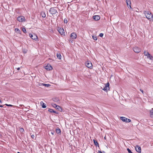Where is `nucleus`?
<instances>
[{
    "mask_svg": "<svg viewBox=\"0 0 153 153\" xmlns=\"http://www.w3.org/2000/svg\"><path fill=\"white\" fill-rule=\"evenodd\" d=\"M17 70L18 71L19 70H20V68H17Z\"/></svg>",
    "mask_w": 153,
    "mask_h": 153,
    "instance_id": "obj_40",
    "label": "nucleus"
},
{
    "mask_svg": "<svg viewBox=\"0 0 153 153\" xmlns=\"http://www.w3.org/2000/svg\"><path fill=\"white\" fill-rule=\"evenodd\" d=\"M149 54H149V53H148V54L147 55V56H147V58H148V57H149Z\"/></svg>",
    "mask_w": 153,
    "mask_h": 153,
    "instance_id": "obj_39",
    "label": "nucleus"
},
{
    "mask_svg": "<svg viewBox=\"0 0 153 153\" xmlns=\"http://www.w3.org/2000/svg\"><path fill=\"white\" fill-rule=\"evenodd\" d=\"M48 111L51 112H53L55 113H56V112L53 110L52 109H48Z\"/></svg>",
    "mask_w": 153,
    "mask_h": 153,
    "instance_id": "obj_22",
    "label": "nucleus"
},
{
    "mask_svg": "<svg viewBox=\"0 0 153 153\" xmlns=\"http://www.w3.org/2000/svg\"><path fill=\"white\" fill-rule=\"evenodd\" d=\"M17 20L19 22H23L25 21V19L24 16H20L17 18Z\"/></svg>",
    "mask_w": 153,
    "mask_h": 153,
    "instance_id": "obj_7",
    "label": "nucleus"
},
{
    "mask_svg": "<svg viewBox=\"0 0 153 153\" xmlns=\"http://www.w3.org/2000/svg\"><path fill=\"white\" fill-rule=\"evenodd\" d=\"M58 106L59 107H56V108H56V109H58V110H59V109H61V110H62V109L61 108V107H60L59 106H58Z\"/></svg>",
    "mask_w": 153,
    "mask_h": 153,
    "instance_id": "obj_30",
    "label": "nucleus"
},
{
    "mask_svg": "<svg viewBox=\"0 0 153 153\" xmlns=\"http://www.w3.org/2000/svg\"><path fill=\"white\" fill-rule=\"evenodd\" d=\"M127 150L128 151V152L129 153H132V152L129 148L127 149Z\"/></svg>",
    "mask_w": 153,
    "mask_h": 153,
    "instance_id": "obj_28",
    "label": "nucleus"
},
{
    "mask_svg": "<svg viewBox=\"0 0 153 153\" xmlns=\"http://www.w3.org/2000/svg\"><path fill=\"white\" fill-rule=\"evenodd\" d=\"M31 137L33 139H34V137H35V136L33 134V135H31Z\"/></svg>",
    "mask_w": 153,
    "mask_h": 153,
    "instance_id": "obj_35",
    "label": "nucleus"
},
{
    "mask_svg": "<svg viewBox=\"0 0 153 153\" xmlns=\"http://www.w3.org/2000/svg\"><path fill=\"white\" fill-rule=\"evenodd\" d=\"M93 18L95 20H98L100 19V16L98 15L94 16Z\"/></svg>",
    "mask_w": 153,
    "mask_h": 153,
    "instance_id": "obj_14",
    "label": "nucleus"
},
{
    "mask_svg": "<svg viewBox=\"0 0 153 153\" xmlns=\"http://www.w3.org/2000/svg\"><path fill=\"white\" fill-rule=\"evenodd\" d=\"M56 56L59 59H61V55L60 53H57L56 54Z\"/></svg>",
    "mask_w": 153,
    "mask_h": 153,
    "instance_id": "obj_21",
    "label": "nucleus"
},
{
    "mask_svg": "<svg viewBox=\"0 0 153 153\" xmlns=\"http://www.w3.org/2000/svg\"><path fill=\"white\" fill-rule=\"evenodd\" d=\"M98 153H102V152L100 151H98L97 152Z\"/></svg>",
    "mask_w": 153,
    "mask_h": 153,
    "instance_id": "obj_36",
    "label": "nucleus"
},
{
    "mask_svg": "<svg viewBox=\"0 0 153 153\" xmlns=\"http://www.w3.org/2000/svg\"><path fill=\"white\" fill-rule=\"evenodd\" d=\"M49 12L53 15L57 13V11L55 7H51L49 10Z\"/></svg>",
    "mask_w": 153,
    "mask_h": 153,
    "instance_id": "obj_4",
    "label": "nucleus"
},
{
    "mask_svg": "<svg viewBox=\"0 0 153 153\" xmlns=\"http://www.w3.org/2000/svg\"><path fill=\"white\" fill-rule=\"evenodd\" d=\"M5 105H6L7 106H11V107H12L13 106V105H10V104H5Z\"/></svg>",
    "mask_w": 153,
    "mask_h": 153,
    "instance_id": "obj_29",
    "label": "nucleus"
},
{
    "mask_svg": "<svg viewBox=\"0 0 153 153\" xmlns=\"http://www.w3.org/2000/svg\"><path fill=\"white\" fill-rule=\"evenodd\" d=\"M150 116L151 118H153V108L150 111Z\"/></svg>",
    "mask_w": 153,
    "mask_h": 153,
    "instance_id": "obj_17",
    "label": "nucleus"
},
{
    "mask_svg": "<svg viewBox=\"0 0 153 153\" xmlns=\"http://www.w3.org/2000/svg\"><path fill=\"white\" fill-rule=\"evenodd\" d=\"M120 119L123 121L129 123L131 121L130 119H128L124 117H120Z\"/></svg>",
    "mask_w": 153,
    "mask_h": 153,
    "instance_id": "obj_6",
    "label": "nucleus"
},
{
    "mask_svg": "<svg viewBox=\"0 0 153 153\" xmlns=\"http://www.w3.org/2000/svg\"><path fill=\"white\" fill-rule=\"evenodd\" d=\"M56 132L57 134H61V130L59 128L56 129Z\"/></svg>",
    "mask_w": 153,
    "mask_h": 153,
    "instance_id": "obj_19",
    "label": "nucleus"
},
{
    "mask_svg": "<svg viewBox=\"0 0 153 153\" xmlns=\"http://www.w3.org/2000/svg\"><path fill=\"white\" fill-rule=\"evenodd\" d=\"M57 30L62 36H65V33L64 29L61 27H58Z\"/></svg>",
    "mask_w": 153,
    "mask_h": 153,
    "instance_id": "obj_3",
    "label": "nucleus"
},
{
    "mask_svg": "<svg viewBox=\"0 0 153 153\" xmlns=\"http://www.w3.org/2000/svg\"><path fill=\"white\" fill-rule=\"evenodd\" d=\"M85 65L89 68L92 69L93 68V65L90 61H87L85 63Z\"/></svg>",
    "mask_w": 153,
    "mask_h": 153,
    "instance_id": "obj_2",
    "label": "nucleus"
},
{
    "mask_svg": "<svg viewBox=\"0 0 153 153\" xmlns=\"http://www.w3.org/2000/svg\"><path fill=\"white\" fill-rule=\"evenodd\" d=\"M126 3L127 4L128 7V8H131V1L130 0H126Z\"/></svg>",
    "mask_w": 153,
    "mask_h": 153,
    "instance_id": "obj_12",
    "label": "nucleus"
},
{
    "mask_svg": "<svg viewBox=\"0 0 153 153\" xmlns=\"http://www.w3.org/2000/svg\"><path fill=\"white\" fill-rule=\"evenodd\" d=\"M93 141H94V143L95 145V146H98V147H99V144L98 143L97 141L96 140H94V139L93 140Z\"/></svg>",
    "mask_w": 153,
    "mask_h": 153,
    "instance_id": "obj_15",
    "label": "nucleus"
},
{
    "mask_svg": "<svg viewBox=\"0 0 153 153\" xmlns=\"http://www.w3.org/2000/svg\"><path fill=\"white\" fill-rule=\"evenodd\" d=\"M101 88L102 89V90L104 91H107V90H109V82H107L106 84H105V87L103 88H102L101 87Z\"/></svg>",
    "mask_w": 153,
    "mask_h": 153,
    "instance_id": "obj_5",
    "label": "nucleus"
},
{
    "mask_svg": "<svg viewBox=\"0 0 153 153\" xmlns=\"http://www.w3.org/2000/svg\"><path fill=\"white\" fill-rule=\"evenodd\" d=\"M1 102H2L1 101V100L0 99V103H1Z\"/></svg>",
    "mask_w": 153,
    "mask_h": 153,
    "instance_id": "obj_41",
    "label": "nucleus"
},
{
    "mask_svg": "<svg viewBox=\"0 0 153 153\" xmlns=\"http://www.w3.org/2000/svg\"><path fill=\"white\" fill-rule=\"evenodd\" d=\"M140 91H141L142 93H143V91L141 89H140Z\"/></svg>",
    "mask_w": 153,
    "mask_h": 153,
    "instance_id": "obj_38",
    "label": "nucleus"
},
{
    "mask_svg": "<svg viewBox=\"0 0 153 153\" xmlns=\"http://www.w3.org/2000/svg\"><path fill=\"white\" fill-rule=\"evenodd\" d=\"M42 84L43 85L45 86H47V87H49L50 85L48 84H46L43 83Z\"/></svg>",
    "mask_w": 153,
    "mask_h": 153,
    "instance_id": "obj_27",
    "label": "nucleus"
},
{
    "mask_svg": "<svg viewBox=\"0 0 153 153\" xmlns=\"http://www.w3.org/2000/svg\"><path fill=\"white\" fill-rule=\"evenodd\" d=\"M143 53H144V55L145 56H147V55L148 54V53H149L148 51H144Z\"/></svg>",
    "mask_w": 153,
    "mask_h": 153,
    "instance_id": "obj_24",
    "label": "nucleus"
},
{
    "mask_svg": "<svg viewBox=\"0 0 153 153\" xmlns=\"http://www.w3.org/2000/svg\"><path fill=\"white\" fill-rule=\"evenodd\" d=\"M92 36L93 39L94 40H97V38L96 36L94 35Z\"/></svg>",
    "mask_w": 153,
    "mask_h": 153,
    "instance_id": "obj_23",
    "label": "nucleus"
},
{
    "mask_svg": "<svg viewBox=\"0 0 153 153\" xmlns=\"http://www.w3.org/2000/svg\"><path fill=\"white\" fill-rule=\"evenodd\" d=\"M45 68L47 70H51L53 69L52 67L50 64H48L45 67Z\"/></svg>",
    "mask_w": 153,
    "mask_h": 153,
    "instance_id": "obj_11",
    "label": "nucleus"
},
{
    "mask_svg": "<svg viewBox=\"0 0 153 153\" xmlns=\"http://www.w3.org/2000/svg\"><path fill=\"white\" fill-rule=\"evenodd\" d=\"M41 15L43 18H45L46 17V14L44 12H42L41 13Z\"/></svg>",
    "mask_w": 153,
    "mask_h": 153,
    "instance_id": "obj_18",
    "label": "nucleus"
},
{
    "mask_svg": "<svg viewBox=\"0 0 153 153\" xmlns=\"http://www.w3.org/2000/svg\"><path fill=\"white\" fill-rule=\"evenodd\" d=\"M103 35V34L102 33H101L100 34V36L101 37H102Z\"/></svg>",
    "mask_w": 153,
    "mask_h": 153,
    "instance_id": "obj_34",
    "label": "nucleus"
},
{
    "mask_svg": "<svg viewBox=\"0 0 153 153\" xmlns=\"http://www.w3.org/2000/svg\"><path fill=\"white\" fill-rule=\"evenodd\" d=\"M144 13L146 18L149 20L151 21L153 20V15L152 13L149 11H146L144 12Z\"/></svg>",
    "mask_w": 153,
    "mask_h": 153,
    "instance_id": "obj_1",
    "label": "nucleus"
},
{
    "mask_svg": "<svg viewBox=\"0 0 153 153\" xmlns=\"http://www.w3.org/2000/svg\"><path fill=\"white\" fill-rule=\"evenodd\" d=\"M22 31L24 33H26L27 32L26 30L25 27H23L22 28Z\"/></svg>",
    "mask_w": 153,
    "mask_h": 153,
    "instance_id": "obj_25",
    "label": "nucleus"
},
{
    "mask_svg": "<svg viewBox=\"0 0 153 153\" xmlns=\"http://www.w3.org/2000/svg\"><path fill=\"white\" fill-rule=\"evenodd\" d=\"M77 37V35L75 33H72L70 35V37L72 39H75Z\"/></svg>",
    "mask_w": 153,
    "mask_h": 153,
    "instance_id": "obj_10",
    "label": "nucleus"
},
{
    "mask_svg": "<svg viewBox=\"0 0 153 153\" xmlns=\"http://www.w3.org/2000/svg\"><path fill=\"white\" fill-rule=\"evenodd\" d=\"M15 31L16 32L17 31V32H20V30H19L18 29V28H16L15 29Z\"/></svg>",
    "mask_w": 153,
    "mask_h": 153,
    "instance_id": "obj_32",
    "label": "nucleus"
},
{
    "mask_svg": "<svg viewBox=\"0 0 153 153\" xmlns=\"http://www.w3.org/2000/svg\"><path fill=\"white\" fill-rule=\"evenodd\" d=\"M67 19H65L64 20V22L65 23H67Z\"/></svg>",
    "mask_w": 153,
    "mask_h": 153,
    "instance_id": "obj_33",
    "label": "nucleus"
},
{
    "mask_svg": "<svg viewBox=\"0 0 153 153\" xmlns=\"http://www.w3.org/2000/svg\"><path fill=\"white\" fill-rule=\"evenodd\" d=\"M53 106L55 108L56 107H59L58 106V105H57L56 104H53Z\"/></svg>",
    "mask_w": 153,
    "mask_h": 153,
    "instance_id": "obj_31",
    "label": "nucleus"
},
{
    "mask_svg": "<svg viewBox=\"0 0 153 153\" xmlns=\"http://www.w3.org/2000/svg\"><path fill=\"white\" fill-rule=\"evenodd\" d=\"M40 105L43 108H45L46 107V106L45 105L44 103L42 101L40 102Z\"/></svg>",
    "mask_w": 153,
    "mask_h": 153,
    "instance_id": "obj_16",
    "label": "nucleus"
},
{
    "mask_svg": "<svg viewBox=\"0 0 153 153\" xmlns=\"http://www.w3.org/2000/svg\"><path fill=\"white\" fill-rule=\"evenodd\" d=\"M134 51L136 53H138L141 51V49L137 46H135L133 48Z\"/></svg>",
    "mask_w": 153,
    "mask_h": 153,
    "instance_id": "obj_8",
    "label": "nucleus"
},
{
    "mask_svg": "<svg viewBox=\"0 0 153 153\" xmlns=\"http://www.w3.org/2000/svg\"><path fill=\"white\" fill-rule=\"evenodd\" d=\"M29 36L31 38L35 40L37 39L38 37L37 35L35 34H29Z\"/></svg>",
    "mask_w": 153,
    "mask_h": 153,
    "instance_id": "obj_9",
    "label": "nucleus"
},
{
    "mask_svg": "<svg viewBox=\"0 0 153 153\" xmlns=\"http://www.w3.org/2000/svg\"><path fill=\"white\" fill-rule=\"evenodd\" d=\"M17 153H20V152H17Z\"/></svg>",
    "mask_w": 153,
    "mask_h": 153,
    "instance_id": "obj_43",
    "label": "nucleus"
},
{
    "mask_svg": "<svg viewBox=\"0 0 153 153\" xmlns=\"http://www.w3.org/2000/svg\"><path fill=\"white\" fill-rule=\"evenodd\" d=\"M52 133V134H53V133Z\"/></svg>",
    "mask_w": 153,
    "mask_h": 153,
    "instance_id": "obj_42",
    "label": "nucleus"
},
{
    "mask_svg": "<svg viewBox=\"0 0 153 153\" xmlns=\"http://www.w3.org/2000/svg\"><path fill=\"white\" fill-rule=\"evenodd\" d=\"M149 56L148 57V58L152 60H153V57L151 54H149Z\"/></svg>",
    "mask_w": 153,
    "mask_h": 153,
    "instance_id": "obj_20",
    "label": "nucleus"
},
{
    "mask_svg": "<svg viewBox=\"0 0 153 153\" xmlns=\"http://www.w3.org/2000/svg\"><path fill=\"white\" fill-rule=\"evenodd\" d=\"M135 149L136 151L138 152H141V147L138 146H137L135 147Z\"/></svg>",
    "mask_w": 153,
    "mask_h": 153,
    "instance_id": "obj_13",
    "label": "nucleus"
},
{
    "mask_svg": "<svg viewBox=\"0 0 153 153\" xmlns=\"http://www.w3.org/2000/svg\"><path fill=\"white\" fill-rule=\"evenodd\" d=\"M4 105H0V107H3Z\"/></svg>",
    "mask_w": 153,
    "mask_h": 153,
    "instance_id": "obj_37",
    "label": "nucleus"
},
{
    "mask_svg": "<svg viewBox=\"0 0 153 153\" xmlns=\"http://www.w3.org/2000/svg\"><path fill=\"white\" fill-rule=\"evenodd\" d=\"M20 131L21 132H22L23 133V132H24V129L23 128H21L20 129Z\"/></svg>",
    "mask_w": 153,
    "mask_h": 153,
    "instance_id": "obj_26",
    "label": "nucleus"
}]
</instances>
